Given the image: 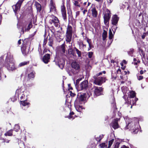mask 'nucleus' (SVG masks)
<instances>
[{"label": "nucleus", "instance_id": "nucleus-46", "mask_svg": "<svg viewBox=\"0 0 148 148\" xmlns=\"http://www.w3.org/2000/svg\"><path fill=\"white\" fill-rule=\"evenodd\" d=\"M102 74V72H101L96 74L95 75L93 76V78H96L97 77L101 75Z\"/></svg>", "mask_w": 148, "mask_h": 148}, {"label": "nucleus", "instance_id": "nucleus-21", "mask_svg": "<svg viewBox=\"0 0 148 148\" xmlns=\"http://www.w3.org/2000/svg\"><path fill=\"white\" fill-rule=\"evenodd\" d=\"M77 43L79 45V49H83L84 48V47H86V45L83 44L82 41H78L77 42Z\"/></svg>", "mask_w": 148, "mask_h": 148}, {"label": "nucleus", "instance_id": "nucleus-2", "mask_svg": "<svg viewBox=\"0 0 148 148\" xmlns=\"http://www.w3.org/2000/svg\"><path fill=\"white\" fill-rule=\"evenodd\" d=\"M5 65L8 70L13 71L16 69L14 60L12 56L8 53L5 60Z\"/></svg>", "mask_w": 148, "mask_h": 148}, {"label": "nucleus", "instance_id": "nucleus-54", "mask_svg": "<svg viewBox=\"0 0 148 148\" xmlns=\"http://www.w3.org/2000/svg\"><path fill=\"white\" fill-rule=\"evenodd\" d=\"M104 22L105 24L107 23L109 20V19H105V18H104Z\"/></svg>", "mask_w": 148, "mask_h": 148}, {"label": "nucleus", "instance_id": "nucleus-49", "mask_svg": "<svg viewBox=\"0 0 148 148\" xmlns=\"http://www.w3.org/2000/svg\"><path fill=\"white\" fill-rule=\"evenodd\" d=\"M47 38H45L44 40L43 43V45L44 46H45L47 43Z\"/></svg>", "mask_w": 148, "mask_h": 148}, {"label": "nucleus", "instance_id": "nucleus-58", "mask_svg": "<svg viewBox=\"0 0 148 148\" xmlns=\"http://www.w3.org/2000/svg\"><path fill=\"white\" fill-rule=\"evenodd\" d=\"M89 46L90 49H91V48L93 47V45L91 44V43L89 45Z\"/></svg>", "mask_w": 148, "mask_h": 148}, {"label": "nucleus", "instance_id": "nucleus-55", "mask_svg": "<svg viewBox=\"0 0 148 148\" xmlns=\"http://www.w3.org/2000/svg\"><path fill=\"white\" fill-rule=\"evenodd\" d=\"M70 95L71 96L74 97L75 95V94L74 93H72L71 91Z\"/></svg>", "mask_w": 148, "mask_h": 148}, {"label": "nucleus", "instance_id": "nucleus-39", "mask_svg": "<svg viewBox=\"0 0 148 148\" xmlns=\"http://www.w3.org/2000/svg\"><path fill=\"white\" fill-rule=\"evenodd\" d=\"M61 11L62 13L66 12L65 8L64 5L61 6Z\"/></svg>", "mask_w": 148, "mask_h": 148}, {"label": "nucleus", "instance_id": "nucleus-18", "mask_svg": "<svg viewBox=\"0 0 148 148\" xmlns=\"http://www.w3.org/2000/svg\"><path fill=\"white\" fill-rule=\"evenodd\" d=\"M90 11L92 12V15L93 17H96L97 16L98 13L95 8H92Z\"/></svg>", "mask_w": 148, "mask_h": 148}, {"label": "nucleus", "instance_id": "nucleus-33", "mask_svg": "<svg viewBox=\"0 0 148 148\" xmlns=\"http://www.w3.org/2000/svg\"><path fill=\"white\" fill-rule=\"evenodd\" d=\"M32 27V22L29 23L28 24L27 27V28L25 29V31H27L29 30Z\"/></svg>", "mask_w": 148, "mask_h": 148}, {"label": "nucleus", "instance_id": "nucleus-20", "mask_svg": "<svg viewBox=\"0 0 148 148\" xmlns=\"http://www.w3.org/2000/svg\"><path fill=\"white\" fill-rule=\"evenodd\" d=\"M35 5L36 6L37 12H40L41 10V5L38 2L35 1Z\"/></svg>", "mask_w": 148, "mask_h": 148}, {"label": "nucleus", "instance_id": "nucleus-47", "mask_svg": "<svg viewBox=\"0 0 148 148\" xmlns=\"http://www.w3.org/2000/svg\"><path fill=\"white\" fill-rule=\"evenodd\" d=\"M21 90L20 89H17L16 91V95H17L18 96L20 94V93L21 92Z\"/></svg>", "mask_w": 148, "mask_h": 148}, {"label": "nucleus", "instance_id": "nucleus-27", "mask_svg": "<svg viewBox=\"0 0 148 148\" xmlns=\"http://www.w3.org/2000/svg\"><path fill=\"white\" fill-rule=\"evenodd\" d=\"M29 63V61L27 62H22L19 64L18 66L19 67H21L22 66H23L25 65L28 64Z\"/></svg>", "mask_w": 148, "mask_h": 148}, {"label": "nucleus", "instance_id": "nucleus-53", "mask_svg": "<svg viewBox=\"0 0 148 148\" xmlns=\"http://www.w3.org/2000/svg\"><path fill=\"white\" fill-rule=\"evenodd\" d=\"M138 98H135V102H134V101L133 102V105H135L136 102L138 100Z\"/></svg>", "mask_w": 148, "mask_h": 148}, {"label": "nucleus", "instance_id": "nucleus-30", "mask_svg": "<svg viewBox=\"0 0 148 148\" xmlns=\"http://www.w3.org/2000/svg\"><path fill=\"white\" fill-rule=\"evenodd\" d=\"M129 95L130 97L132 98H134L135 96L136 93L135 92L132 91L130 92Z\"/></svg>", "mask_w": 148, "mask_h": 148}, {"label": "nucleus", "instance_id": "nucleus-38", "mask_svg": "<svg viewBox=\"0 0 148 148\" xmlns=\"http://www.w3.org/2000/svg\"><path fill=\"white\" fill-rule=\"evenodd\" d=\"M134 49L133 48L130 49V51H128V54L130 56H132V54L134 52Z\"/></svg>", "mask_w": 148, "mask_h": 148}, {"label": "nucleus", "instance_id": "nucleus-60", "mask_svg": "<svg viewBox=\"0 0 148 148\" xmlns=\"http://www.w3.org/2000/svg\"><path fill=\"white\" fill-rule=\"evenodd\" d=\"M21 39H20L19 40H18V45H19L21 44Z\"/></svg>", "mask_w": 148, "mask_h": 148}, {"label": "nucleus", "instance_id": "nucleus-16", "mask_svg": "<svg viewBox=\"0 0 148 148\" xmlns=\"http://www.w3.org/2000/svg\"><path fill=\"white\" fill-rule=\"evenodd\" d=\"M103 14L104 16H103L104 18L110 19V12L108 9H106L103 12Z\"/></svg>", "mask_w": 148, "mask_h": 148}, {"label": "nucleus", "instance_id": "nucleus-50", "mask_svg": "<svg viewBox=\"0 0 148 148\" xmlns=\"http://www.w3.org/2000/svg\"><path fill=\"white\" fill-rule=\"evenodd\" d=\"M5 141V139H3V138H2L1 137H0V144L4 143V141Z\"/></svg>", "mask_w": 148, "mask_h": 148}, {"label": "nucleus", "instance_id": "nucleus-62", "mask_svg": "<svg viewBox=\"0 0 148 148\" xmlns=\"http://www.w3.org/2000/svg\"><path fill=\"white\" fill-rule=\"evenodd\" d=\"M47 52V49H45L43 51V53L42 54H43L44 53H45L46 52Z\"/></svg>", "mask_w": 148, "mask_h": 148}, {"label": "nucleus", "instance_id": "nucleus-17", "mask_svg": "<svg viewBox=\"0 0 148 148\" xmlns=\"http://www.w3.org/2000/svg\"><path fill=\"white\" fill-rule=\"evenodd\" d=\"M50 12L52 14H55L56 12V10L55 5L52 1H51L49 5Z\"/></svg>", "mask_w": 148, "mask_h": 148}, {"label": "nucleus", "instance_id": "nucleus-43", "mask_svg": "<svg viewBox=\"0 0 148 148\" xmlns=\"http://www.w3.org/2000/svg\"><path fill=\"white\" fill-rule=\"evenodd\" d=\"M38 51H39V55L41 57L43 54L42 53V50L41 49L40 47L39 46L38 48Z\"/></svg>", "mask_w": 148, "mask_h": 148}, {"label": "nucleus", "instance_id": "nucleus-5", "mask_svg": "<svg viewBox=\"0 0 148 148\" xmlns=\"http://www.w3.org/2000/svg\"><path fill=\"white\" fill-rule=\"evenodd\" d=\"M72 69L71 72L73 74H77L79 71L80 67L79 64L76 62H73L71 63Z\"/></svg>", "mask_w": 148, "mask_h": 148}, {"label": "nucleus", "instance_id": "nucleus-7", "mask_svg": "<svg viewBox=\"0 0 148 148\" xmlns=\"http://www.w3.org/2000/svg\"><path fill=\"white\" fill-rule=\"evenodd\" d=\"M51 17L52 19H50L49 21V23L51 25L53 24L56 27H59L60 26V23L59 21L58 18L53 15H51Z\"/></svg>", "mask_w": 148, "mask_h": 148}, {"label": "nucleus", "instance_id": "nucleus-23", "mask_svg": "<svg viewBox=\"0 0 148 148\" xmlns=\"http://www.w3.org/2000/svg\"><path fill=\"white\" fill-rule=\"evenodd\" d=\"M72 28L71 26L68 25L66 33L72 34Z\"/></svg>", "mask_w": 148, "mask_h": 148}, {"label": "nucleus", "instance_id": "nucleus-61", "mask_svg": "<svg viewBox=\"0 0 148 148\" xmlns=\"http://www.w3.org/2000/svg\"><path fill=\"white\" fill-rule=\"evenodd\" d=\"M24 97H25L24 95V94H22V95L21 97V100H22L23 99V98Z\"/></svg>", "mask_w": 148, "mask_h": 148}, {"label": "nucleus", "instance_id": "nucleus-48", "mask_svg": "<svg viewBox=\"0 0 148 148\" xmlns=\"http://www.w3.org/2000/svg\"><path fill=\"white\" fill-rule=\"evenodd\" d=\"M74 5L78 7H80L79 4V2L77 1H75V3H74Z\"/></svg>", "mask_w": 148, "mask_h": 148}, {"label": "nucleus", "instance_id": "nucleus-13", "mask_svg": "<svg viewBox=\"0 0 148 148\" xmlns=\"http://www.w3.org/2000/svg\"><path fill=\"white\" fill-rule=\"evenodd\" d=\"M119 120V119L116 118L114 119L110 124V125L114 129H116L119 127L118 121Z\"/></svg>", "mask_w": 148, "mask_h": 148}, {"label": "nucleus", "instance_id": "nucleus-56", "mask_svg": "<svg viewBox=\"0 0 148 148\" xmlns=\"http://www.w3.org/2000/svg\"><path fill=\"white\" fill-rule=\"evenodd\" d=\"M95 1L99 2V3H101L103 2V0H95Z\"/></svg>", "mask_w": 148, "mask_h": 148}, {"label": "nucleus", "instance_id": "nucleus-40", "mask_svg": "<svg viewBox=\"0 0 148 148\" xmlns=\"http://www.w3.org/2000/svg\"><path fill=\"white\" fill-rule=\"evenodd\" d=\"M108 143H103L100 145V146L101 148H104L107 147Z\"/></svg>", "mask_w": 148, "mask_h": 148}, {"label": "nucleus", "instance_id": "nucleus-4", "mask_svg": "<svg viewBox=\"0 0 148 148\" xmlns=\"http://www.w3.org/2000/svg\"><path fill=\"white\" fill-rule=\"evenodd\" d=\"M23 47L21 48L22 52L24 55H27L29 51L30 42L27 40H25L23 41Z\"/></svg>", "mask_w": 148, "mask_h": 148}, {"label": "nucleus", "instance_id": "nucleus-31", "mask_svg": "<svg viewBox=\"0 0 148 148\" xmlns=\"http://www.w3.org/2000/svg\"><path fill=\"white\" fill-rule=\"evenodd\" d=\"M12 130H10L5 133L4 135L5 136L8 135V136H11L12 134Z\"/></svg>", "mask_w": 148, "mask_h": 148}, {"label": "nucleus", "instance_id": "nucleus-51", "mask_svg": "<svg viewBox=\"0 0 148 148\" xmlns=\"http://www.w3.org/2000/svg\"><path fill=\"white\" fill-rule=\"evenodd\" d=\"M147 36V34L145 33H144L142 36V38L144 39L145 38V37Z\"/></svg>", "mask_w": 148, "mask_h": 148}, {"label": "nucleus", "instance_id": "nucleus-32", "mask_svg": "<svg viewBox=\"0 0 148 148\" xmlns=\"http://www.w3.org/2000/svg\"><path fill=\"white\" fill-rule=\"evenodd\" d=\"M114 138H113L111 139V140H110L108 142V148H110L111 146L112 145V144L113 142L114 141Z\"/></svg>", "mask_w": 148, "mask_h": 148}, {"label": "nucleus", "instance_id": "nucleus-59", "mask_svg": "<svg viewBox=\"0 0 148 148\" xmlns=\"http://www.w3.org/2000/svg\"><path fill=\"white\" fill-rule=\"evenodd\" d=\"M5 141H4V143L5 142V143H9V141H10V140H6V139H5Z\"/></svg>", "mask_w": 148, "mask_h": 148}, {"label": "nucleus", "instance_id": "nucleus-44", "mask_svg": "<svg viewBox=\"0 0 148 148\" xmlns=\"http://www.w3.org/2000/svg\"><path fill=\"white\" fill-rule=\"evenodd\" d=\"M93 54V52H90L88 53V56L89 58H91Z\"/></svg>", "mask_w": 148, "mask_h": 148}, {"label": "nucleus", "instance_id": "nucleus-15", "mask_svg": "<svg viewBox=\"0 0 148 148\" xmlns=\"http://www.w3.org/2000/svg\"><path fill=\"white\" fill-rule=\"evenodd\" d=\"M50 54H46L42 58V61L45 64H47L50 61Z\"/></svg>", "mask_w": 148, "mask_h": 148}, {"label": "nucleus", "instance_id": "nucleus-63", "mask_svg": "<svg viewBox=\"0 0 148 148\" xmlns=\"http://www.w3.org/2000/svg\"><path fill=\"white\" fill-rule=\"evenodd\" d=\"M87 42H88V44L89 45V44H90V43H91V42H90V40H88V39L87 40Z\"/></svg>", "mask_w": 148, "mask_h": 148}, {"label": "nucleus", "instance_id": "nucleus-6", "mask_svg": "<svg viewBox=\"0 0 148 148\" xmlns=\"http://www.w3.org/2000/svg\"><path fill=\"white\" fill-rule=\"evenodd\" d=\"M54 61L55 62L56 64L58 65L61 69H63L65 64V61L63 59L56 57L55 58Z\"/></svg>", "mask_w": 148, "mask_h": 148}, {"label": "nucleus", "instance_id": "nucleus-29", "mask_svg": "<svg viewBox=\"0 0 148 148\" xmlns=\"http://www.w3.org/2000/svg\"><path fill=\"white\" fill-rule=\"evenodd\" d=\"M68 53L74 56L75 54L73 51V50L72 49H70L68 50Z\"/></svg>", "mask_w": 148, "mask_h": 148}, {"label": "nucleus", "instance_id": "nucleus-45", "mask_svg": "<svg viewBox=\"0 0 148 148\" xmlns=\"http://www.w3.org/2000/svg\"><path fill=\"white\" fill-rule=\"evenodd\" d=\"M139 74H138V75H137V77L138 79L139 80H140L142 79L143 78V77L141 75H138Z\"/></svg>", "mask_w": 148, "mask_h": 148}, {"label": "nucleus", "instance_id": "nucleus-11", "mask_svg": "<svg viewBox=\"0 0 148 148\" xmlns=\"http://www.w3.org/2000/svg\"><path fill=\"white\" fill-rule=\"evenodd\" d=\"M94 96L97 97L100 95L103 90V88L101 87L95 86L94 87Z\"/></svg>", "mask_w": 148, "mask_h": 148}, {"label": "nucleus", "instance_id": "nucleus-37", "mask_svg": "<svg viewBox=\"0 0 148 148\" xmlns=\"http://www.w3.org/2000/svg\"><path fill=\"white\" fill-rule=\"evenodd\" d=\"M14 130L16 132H18L20 129V127L18 124H16L15 125L14 128Z\"/></svg>", "mask_w": 148, "mask_h": 148}, {"label": "nucleus", "instance_id": "nucleus-36", "mask_svg": "<svg viewBox=\"0 0 148 148\" xmlns=\"http://www.w3.org/2000/svg\"><path fill=\"white\" fill-rule=\"evenodd\" d=\"M34 73L33 72H32L28 75V78L29 79H30L32 78H34Z\"/></svg>", "mask_w": 148, "mask_h": 148}, {"label": "nucleus", "instance_id": "nucleus-41", "mask_svg": "<svg viewBox=\"0 0 148 148\" xmlns=\"http://www.w3.org/2000/svg\"><path fill=\"white\" fill-rule=\"evenodd\" d=\"M21 104L23 106H25L28 105L29 103L26 102L25 100L21 101Z\"/></svg>", "mask_w": 148, "mask_h": 148}, {"label": "nucleus", "instance_id": "nucleus-14", "mask_svg": "<svg viewBox=\"0 0 148 148\" xmlns=\"http://www.w3.org/2000/svg\"><path fill=\"white\" fill-rule=\"evenodd\" d=\"M81 90L87 89L88 87V82L87 80H85L82 82L80 86Z\"/></svg>", "mask_w": 148, "mask_h": 148}, {"label": "nucleus", "instance_id": "nucleus-26", "mask_svg": "<svg viewBox=\"0 0 148 148\" xmlns=\"http://www.w3.org/2000/svg\"><path fill=\"white\" fill-rule=\"evenodd\" d=\"M3 56H1L0 58V79L1 78V68L2 65H1V62L3 60Z\"/></svg>", "mask_w": 148, "mask_h": 148}, {"label": "nucleus", "instance_id": "nucleus-52", "mask_svg": "<svg viewBox=\"0 0 148 148\" xmlns=\"http://www.w3.org/2000/svg\"><path fill=\"white\" fill-rule=\"evenodd\" d=\"M119 143H116L114 146V148H119Z\"/></svg>", "mask_w": 148, "mask_h": 148}, {"label": "nucleus", "instance_id": "nucleus-25", "mask_svg": "<svg viewBox=\"0 0 148 148\" xmlns=\"http://www.w3.org/2000/svg\"><path fill=\"white\" fill-rule=\"evenodd\" d=\"M112 106L114 110V112H116L117 110V109L116 108V106L115 101H113V103H112Z\"/></svg>", "mask_w": 148, "mask_h": 148}, {"label": "nucleus", "instance_id": "nucleus-8", "mask_svg": "<svg viewBox=\"0 0 148 148\" xmlns=\"http://www.w3.org/2000/svg\"><path fill=\"white\" fill-rule=\"evenodd\" d=\"M24 0H19L16 4L12 6L13 10L15 14L20 10L22 3Z\"/></svg>", "mask_w": 148, "mask_h": 148}, {"label": "nucleus", "instance_id": "nucleus-28", "mask_svg": "<svg viewBox=\"0 0 148 148\" xmlns=\"http://www.w3.org/2000/svg\"><path fill=\"white\" fill-rule=\"evenodd\" d=\"M103 137V135L102 134L100 135L99 137H96L95 139L97 141L100 142Z\"/></svg>", "mask_w": 148, "mask_h": 148}, {"label": "nucleus", "instance_id": "nucleus-34", "mask_svg": "<svg viewBox=\"0 0 148 148\" xmlns=\"http://www.w3.org/2000/svg\"><path fill=\"white\" fill-rule=\"evenodd\" d=\"M53 40L52 38H50L49 39L48 45L51 46L52 47L53 44Z\"/></svg>", "mask_w": 148, "mask_h": 148}, {"label": "nucleus", "instance_id": "nucleus-35", "mask_svg": "<svg viewBox=\"0 0 148 148\" xmlns=\"http://www.w3.org/2000/svg\"><path fill=\"white\" fill-rule=\"evenodd\" d=\"M113 37V35L112 34V33L111 31V29L109 30V38L110 40H111L112 39V38Z\"/></svg>", "mask_w": 148, "mask_h": 148}, {"label": "nucleus", "instance_id": "nucleus-3", "mask_svg": "<svg viewBox=\"0 0 148 148\" xmlns=\"http://www.w3.org/2000/svg\"><path fill=\"white\" fill-rule=\"evenodd\" d=\"M129 122L125 128V129H129L130 131H133L132 132L134 134L137 133L138 131V123L137 121L136 122L134 121H131V120H129Z\"/></svg>", "mask_w": 148, "mask_h": 148}, {"label": "nucleus", "instance_id": "nucleus-12", "mask_svg": "<svg viewBox=\"0 0 148 148\" xmlns=\"http://www.w3.org/2000/svg\"><path fill=\"white\" fill-rule=\"evenodd\" d=\"M118 20L119 18L116 15H114L112 17V24L114 25L112 26L114 29L115 28L116 29L117 28V27H116V25L117 24Z\"/></svg>", "mask_w": 148, "mask_h": 148}, {"label": "nucleus", "instance_id": "nucleus-1", "mask_svg": "<svg viewBox=\"0 0 148 148\" xmlns=\"http://www.w3.org/2000/svg\"><path fill=\"white\" fill-rule=\"evenodd\" d=\"M86 95L85 93L78 94L77 97L74 102V106L76 110L81 112L83 109L82 107L80 105L82 104L86 99Z\"/></svg>", "mask_w": 148, "mask_h": 148}, {"label": "nucleus", "instance_id": "nucleus-57", "mask_svg": "<svg viewBox=\"0 0 148 148\" xmlns=\"http://www.w3.org/2000/svg\"><path fill=\"white\" fill-rule=\"evenodd\" d=\"M121 148H129V147L125 145H123L121 147Z\"/></svg>", "mask_w": 148, "mask_h": 148}, {"label": "nucleus", "instance_id": "nucleus-22", "mask_svg": "<svg viewBox=\"0 0 148 148\" xmlns=\"http://www.w3.org/2000/svg\"><path fill=\"white\" fill-rule=\"evenodd\" d=\"M74 49L76 51V53L78 55V57L79 58H81V51H79L77 49L76 47H75Z\"/></svg>", "mask_w": 148, "mask_h": 148}, {"label": "nucleus", "instance_id": "nucleus-42", "mask_svg": "<svg viewBox=\"0 0 148 148\" xmlns=\"http://www.w3.org/2000/svg\"><path fill=\"white\" fill-rule=\"evenodd\" d=\"M62 16L63 17V18L64 20L65 21H66L67 18H66V12L62 13Z\"/></svg>", "mask_w": 148, "mask_h": 148}, {"label": "nucleus", "instance_id": "nucleus-64", "mask_svg": "<svg viewBox=\"0 0 148 148\" xmlns=\"http://www.w3.org/2000/svg\"><path fill=\"white\" fill-rule=\"evenodd\" d=\"M87 12V10H84V11L83 12V13L84 14L86 13V12Z\"/></svg>", "mask_w": 148, "mask_h": 148}, {"label": "nucleus", "instance_id": "nucleus-19", "mask_svg": "<svg viewBox=\"0 0 148 148\" xmlns=\"http://www.w3.org/2000/svg\"><path fill=\"white\" fill-rule=\"evenodd\" d=\"M66 41L67 42H71L72 38V34L69 33H66Z\"/></svg>", "mask_w": 148, "mask_h": 148}, {"label": "nucleus", "instance_id": "nucleus-10", "mask_svg": "<svg viewBox=\"0 0 148 148\" xmlns=\"http://www.w3.org/2000/svg\"><path fill=\"white\" fill-rule=\"evenodd\" d=\"M65 42L59 47L56 51V53L58 54H63L65 52Z\"/></svg>", "mask_w": 148, "mask_h": 148}, {"label": "nucleus", "instance_id": "nucleus-24", "mask_svg": "<svg viewBox=\"0 0 148 148\" xmlns=\"http://www.w3.org/2000/svg\"><path fill=\"white\" fill-rule=\"evenodd\" d=\"M102 36L103 40H105L107 37V32L105 30H103L102 34Z\"/></svg>", "mask_w": 148, "mask_h": 148}, {"label": "nucleus", "instance_id": "nucleus-9", "mask_svg": "<svg viewBox=\"0 0 148 148\" xmlns=\"http://www.w3.org/2000/svg\"><path fill=\"white\" fill-rule=\"evenodd\" d=\"M95 80L93 83L95 84L98 85H101L103 82L104 78L103 77H97L96 78H94Z\"/></svg>", "mask_w": 148, "mask_h": 148}]
</instances>
